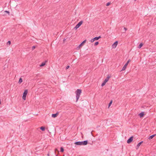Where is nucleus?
<instances>
[{"label": "nucleus", "instance_id": "obj_1", "mask_svg": "<svg viewBox=\"0 0 156 156\" xmlns=\"http://www.w3.org/2000/svg\"><path fill=\"white\" fill-rule=\"evenodd\" d=\"M75 144L78 145H85L88 144V140H86L83 141H77L75 143Z\"/></svg>", "mask_w": 156, "mask_h": 156}, {"label": "nucleus", "instance_id": "obj_2", "mask_svg": "<svg viewBox=\"0 0 156 156\" xmlns=\"http://www.w3.org/2000/svg\"><path fill=\"white\" fill-rule=\"evenodd\" d=\"M82 93V90L81 89H78L75 91L76 98V102H77L79 99L80 95Z\"/></svg>", "mask_w": 156, "mask_h": 156}, {"label": "nucleus", "instance_id": "obj_3", "mask_svg": "<svg viewBox=\"0 0 156 156\" xmlns=\"http://www.w3.org/2000/svg\"><path fill=\"white\" fill-rule=\"evenodd\" d=\"M131 61V60L129 59L127 61V62L126 63V64L123 67L122 69L121 70V71H123L124 70H125L128 65L129 63Z\"/></svg>", "mask_w": 156, "mask_h": 156}, {"label": "nucleus", "instance_id": "obj_4", "mask_svg": "<svg viewBox=\"0 0 156 156\" xmlns=\"http://www.w3.org/2000/svg\"><path fill=\"white\" fill-rule=\"evenodd\" d=\"M83 22L82 21H80L74 27V29L76 30L79 27L82 25V24L83 23Z\"/></svg>", "mask_w": 156, "mask_h": 156}, {"label": "nucleus", "instance_id": "obj_5", "mask_svg": "<svg viewBox=\"0 0 156 156\" xmlns=\"http://www.w3.org/2000/svg\"><path fill=\"white\" fill-rule=\"evenodd\" d=\"M133 136H131L127 140V143L128 144L130 143L133 140Z\"/></svg>", "mask_w": 156, "mask_h": 156}, {"label": "nucleus", "instance_id": "obj_6", "mask_svg": "<svg viewBox=\"0 0 156 156\" xmlns=\"http://www.w3.org/2000/svg\"><path fill=\"white\" fill-rule=\"evenodd\" d=\"M118 44V41H116L115 42L114 44L112 45V47L113 48H115L116 47L117 44Z\"/></svg>", "mask_w": 156, "mask_h": 156}, {"label": "nucleus", "instance_id": "obj_7", "mask_svg": "<svg viewBox=\"0 0 156 156\" xmlns=\"http://www.w3.org/2000/svg\"><path fill=\"white\" fill-rule=\"evenodd\" d=\"M143 141H141L138 144H137V145L136 146V150L138 149L139 148L140 146L143 143Z\"/></svg>", "mask_w": 156, "mask_h": 156}, {"label": "nucleus", "instance_id": "obj_8", "mask_svg": "<svg viewBox=\"0 0 156 156\" xmlns=\"http://www.w3.org/2000/svg\"><path fill=\"white\" fill-rule=\"evenodd\" d=\"M58 115V112H57L55 114H53L52 115V117L53 118H55Z\"/></svg>", "mask_w": 156, "mask_h": 156}, {"label": "nucleus", "instance_id": "obj_9", "mask_svg": "<svg viewBox=\"0 0 156 156\" xmlns=\"http://www.w3.org/2000/svg\"><path fill=\"white\" fill-rule=\"evenodd\" d=\"M144 115V112H142L139 114V115L140 118H142L143 117Z\"/></svg>", "mask_w": 156, "mask_h": 156}, {"label": "nucleus", "instance_id": "obj_10", "mask_svg": "<svg viewBox=\"0 0 156 156\" xmlns=\"http://www.w3.org/2000/svg\"><path fill=\"white\" fill-rule=\"evenodd\" d=\"M110 76L108 75L104 81L105 82H107L108 81L109 79L110 78Z\"/></svg>", "mask_w": 156, "mask_h": 156}, {"label": "nucleus", "instance_id": "obj_11", "mask_svg": "<svg viewBox=\"0 0 156 156\" xmlns=\"http://www.w3.org/2000/svg\"><path fill=\"white\" fill-rule=\"evenodd\" d=\"M28 93V90H25L23 94V95L26 96L27 94Z\"/></svg>", "mask_w": 156, "mask_h": 156}, {"label": "nucleus", "instance_id": "obj_12", "mask_svg": "<svg viewBox=\"0 0 156 156\" xmlns=\"http://www.w3.org/2000/svg\"><path fill=\"white\" fill-rule=\"evenodd\" d=\"M156 134H154L151 136H150L149 137L148 139H149V140H151V139H152L154 136H156Z\"/></svg>", "mask_w": 156, "mask_h": 156}, {"label": "nucleus", "instance_id": "obj_13", "mask_svg": "<svg viewBox=\"0 0 156 156\" xmlns=\"http://www.w3.org/2000/svg\"><path fill=\"white\" fill-rule=\"evenodd\" d=\"M101 36H99L98 37H96L94 38V40L95 41L98 40L100 38H101Z\"/></svg>", "mask_w": 156, "mask_h": 156}, {"label": "nucleus", "instance_id": "obj_14", "mask_svg": "<svg viewBox=\"0 0 156 156\" xmlns=\"http://www.w3.org/2000/svg\"><path fill=\"white\" fill-rule=\"evenodd\" d=\"M87 41V40H85L84 41H83L81 43V44H82V45L83 46L85 44V43Z\"/></svg>", "mask_w": 156, "mask_h": 156}, {"label": "nucleus", "instance_id": "obj_15", "mask_svg": "<svg viewBox=\"0 0 156 156\" xmlns=\"http://www.w3.org/2000/svg\"><path fill=\"white\" fill-rule=\"evenodd\" d=\"M83 46L82 45V44H80L79 46L77 47L76 49L77 50H79L80 48L81 47Z\"/></svg>", "mask_w": 156, "mask_h": 156}, {"label": "nucleus", "instance_id": "obj_16", "mask_svg": "<svg viewBox=\"0 0 156 156\" xmlns=\"http://www.w3.org/2000/svg\"><path fill=\"white\" fill-rule=\"evenodd\" d=\"M143 44L142 43H141L140 44L139 46H138V48H141V47L143 46Z\"/></svg>", "mask_w": 156, "mask_h": 156}, {"label": "nucleus", "instance_id": "obj_17", "mask_svg": "<svg viewBox=\"0 0 156 156\" xmlns=\"http://www.w3.org/2000/svg\"><path fill=\"white\" fill-rule=\"evenodd\" d=\"M40 129L42 131H44L45 130V128L44 127V126H41L40 128Z\"/></svg>", "mask_w": 156, "mask_h": 156}, {"label": "nucleus", "instance_id": "obj_18", "mask_svg": "<svg viewBox=\"0 0 156 156\" xmlns=\"http://www.w3.org/2000/svg\"><path fill=\"white\" fill-rule=\"evenodd\" d=\"M23 81V80L21 78H20L19 79L18 83H21Z\"/></svg>", "mask_w": 156, "mask_h": 156}, {"label": "nucleus", "instance_id": "obj_19", "mask_svg": "<svg viewBox=\"0 0 156 156\" xmlns=\"http://www.w3.org/2000/svg\"><path fill=\"white\" fill-rule=\"evenodd\" d=\"M45 62H43L41 64V65H40V66H43L45 65Z\"/></svg>", "mask_w": 156, "mask_h": 156}, {"label": "nucleus", "instance_id": "obj_20", "mask_svg": "<svg viewBox=\"0 0 156 156\" xmlns=\"http://www.w3.org/2000/svg\"><path fill=\"white\" fill-rule=\"evenodd\" d=\"M106 82L104 81H103V83L101 84V86L103 87V86H104L105 85V84H106Z\"/></svg>", "mask_w": 156, "mask_h": 156}, {"label": "nucleus", "instance_id": "obj_21", "mask_svg": "<svg viewBox=\"0 0 156 156\" xmlns=\"http://www.w3.org/2000/svg\"><path fill=\"white\" fill-rule=\"evenodd\" d=\"M64 149L63 147H61L60 148V151L62 152H63L64 151Z\"/></svg>", "mask_w": 156, "mask_h": 156}, {"label": "nucleus", "instance_id": "obj_22", "mask_svg": "<svg viewBox=\"0 0 156 156\" xmlns=\"http://www.w3.org/2000/svg\"><path fill=\"white\" fill-rule=\"evenodd\" d=\"M112 101L111 100L108 104V108H109L110 107L111 105L112 104Z\"/></svg>", "mask_w": 156, "mask_h": 156}, {"label": "nucleus", "instance_id": "obj_23", "mask_svg": "<svg viewBox=\"0 0 156 156\" xmlns=\"http://www.w3.org/2000/svg\"><path fill=\"white\" fill-rule=\"evenodd\" d=\"M4 12L5 13H5H8L9 15L10 14V12L8 11H5Z\"/></svg>", "mask_w": 156, "mask_h": 156}, {"label": "nucleus", "instance_id": "obj_24", "mask_svg": "<svg viewBox=\"0 0 156 156\" xmlns=\"http://www.w3.org/2000/svg\"><path fill=\"white\" fill-rule=\"evenodd\" d=\"M99 44V42L98 41H97L95 42L94 44V45L96 46Z\"/></svg>", "mask_w": 156, "mask_h": 156}, {"label": "nucleus", "instance_id": "obj_25", "mask_svg": "<svg viewBox=\"0 0 156 156\" xmlns=\"http://www.w3.org/2000/svg\"><path fill=\"white\" fill-rule=\"evenodd\" d=\"M110 4H111L110 2H108L106 4V6H108L109 5H110Z\"/></svg>", "mask_w": 156, "mask_h": 156}, {"label": "nucleus", "instance_id": "obj_26", "mask_svg": "<svg viewBox=\"0 0 156 156\" xmlns=\"http://www.w3.org/2000/svg\"><path fill=\"white\" fill-rule=\"evenodd\" d=\"M26 96L23 95V97H22L23 99L24 100H25Z\"/></svg>", "mask_w": 156, "mask_h": 156}, {"label": "nucleus", "instance_id": "obj_27", "mask_svg": "<svg viewBox=\"0 0 156 156\" xmlns=\"http://www.w3.org/2000/svg\"><path fill=\"white\" fill-rule=\"evenodd\" d=\"M94 38H93V39H92L91 40H90V41L91 42H94Z\"/></svg>", "mask_w": 156, "mask_h": 156}, {"label": "nucleus", "instance_id": "obj_28", "mask_svg": "<svg viewBox=\"0 0 156 156\" xmlns=\"http://www.w3.org/2000/svg\"><path fill=\"white\" fill-rule=\"evenodd\" d=\"M35 48V46H32V50H33Z\"/></svg>", "mask_w": 156, "mask_h": 156}, {"label": "nucleus", "instance_id": "obj_29", "mask_svg": "<svg viewBox=\"0 0 156 156\" xmlns=\"http://www.w3.org/2000/svg\"><path fill=\"white\" fill-rule=\"evenodd\" d=\"M69 67V66H67L66 67V69H68Z\"/></svg>", "mask_w": 156, "mask_h": 156}, {"label": "nucleus", "instance_id": "obj_30", "mask_svg": "<svg viewBox=\"0 0 156 156\" xmlns=\"http://www.w3.org/2000/svg\"><path fill=\"white\" fill-rule=\"evenodd\" d=\"M11 43V41H8V43H9V44H10Z\"/></svg>", "mask_w": 156, "mask_h": 156}, {"label": "nucleus", "instance_id": "obj_31", "mask_svg": "<svg viewBox=\"0 0 156 156\" xmlns=\"http://www.w3.org/2000/svg\"><path fill=\"white\" fill-rule=\"evenodd\" d=\"M56 151H57L58 152V150L57 149H55V152H56Z\"/></svg>", "mask_w": 156, "mask_h": 156}, {"label": "nucleus", "instance_id": "obj_32", "mask_svg": "<svg viewBox=\"0 0 156 156\" xmlns=\"http://www.w3.org/2000/svg\"><path fill=\"white\" fill-rule=\"evenodd\" d=\"M124 29L125 30V31H126L127 30V28L126 27H124Z\"/></svg>", "mask_w": 156, "mask_h": 156}, {"label": "nucleus", "instance_id": "obj_33", "mask_svg": "<svg viewBox=\"0 0 156 156\" xmlns=\"http://www.w3.org/2000/svg\"><path fill=\"white\" fill-rule=\"evenodd\" d=\"M49 154H48V156H49Z\"/></svg>", "mask_w": 156, "mask_h": 156}, {"label": "nucleus", "instance_id": "obj_34", "mask_svg": "<svg viewBox=\"0 0 156 156\" xmlns=\"http://www.w3.org/2000/svg\"><path fill=\"white\" fill-rule=\"evenodd\" d=\"M135 1H136V0H134Z\"/></svg>", "mask_w": 156, "mask_h": 156}]
</instances>
